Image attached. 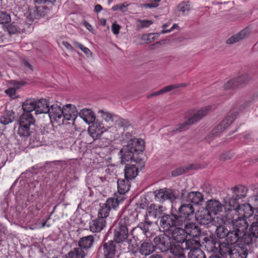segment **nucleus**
Listing matches in <instances>:
<instances>
[{
    "label": "nucleus",
    "mask_w": 258,
    "mask_h": 258,
    "mask_svg": "<svg viewBox=\"0 0 258 258\" xmlns=\"http://www.w3.org/2000/svg\"><path fill=\"white\" fill-rule=\"evenodd\" d=\"M242 223L235 222L233 227H228L225 225H219L217 227L216 234L219 239H225V241H229L231 243L240 242L242 236H243L244 229L243 227L245 224Z\"/></svg>",
    "instance_id": "obj_1"
},
{
    "label": "nucleus",
    "mask_w": 258,
    "mask_h": 258,
    "mask_svg": "<svg viewBox=\"0 0 258 258\" xmlns=\"http://www.w3.org/2000/svg\"><path fill=\"white\" fill-rule=\"evenodd\" d=\"M144 150V142L142 140L136 138L131 139L127 145L124 146L119 151L120 163L123 164L125 162H137V156L142 153Z\"/></svg>",
    "instance_id": "obj_2"
},
{
    "label": "nucleus",
    "mask_w": 258,
    "mask_h": 258,
    "mask_svg": "<svg viewBox=\"0 0 258 258\" xmlns=\"http://www.w3.org/2000/svg\"><path fill=\"white\" fill-rule=\"evenodd\" d=\"M35 120L31 113H23L19 119L18 134L21 137H29L34 129Z\"/></svg>",
    "instance_id": "obj_3"
},
{
    "label": "nucleus",
    "mask_w": 258,
    "mask_h": 258,
    "mask_svg": "<svg viewBox=\"0 0 258 258\" xmlns=\"http://www.w3.org/2000/svg\"><path fill=\"white\" fill-rule=\"evenodd\" d=\"M216 219L219 224H224L230 228L234 227V224L236 221L238 223H242L243 221V224H245L243 227H245L244 230L249 226L247 221L242 217L237 216L236 211L234 209L226 211L224 214L217 216Z\"/></svg>",
    "instance_id": "obj_4"
},
{
    "label": "nucleus",
    "mask_w": 258,
    "mask_h": 258,
    "mask_svg": "<svg viewBox=\"0 0 258 258\" xmlns=\"http://www.w3.org/2000/svg\"><path fill=\"white\" fill-rule=\"evenodd\" d=\"M175 227H182L181 221L176 214H164L160 216L159 227L164 232H170Z\"/></svg>",
    "instance_id": "obj_5"
},
{
    "label": "nucleus",
    "mask_w": 258,
    "mask_h": 258,
    "mask_svg": "<svg viewBox=\"0 0 258 258\" xmlns=\"http://www.w3.org/2000/svg\"><path fill=\"white\" fill-rule=\"evenodd\" d=\"M210 106H207L195 113L188 119L182 123L176 125L173 130V132H181L185 130L187 126L192 125L201 120L204 116L207 115L208 112L211 109Z\"/></svg>",
    "instance_id": "obj_6"
},
{
    "label": "nucleus",
    "mask_w": 258,
    "mask_h": 258,
    "mask_svg": "<svg viewBox=\"0 0 258 258\" xmlns=\"http://www.w3.org/2000/svg\"><path fill=\"white\" fill-rule=\"evenodd\" d=\"M197 243L196 239H189L185 243H177L173 244L171 243V247L169 250L173 254L178 258H185V253L188 252L190 246H192L193 244L198 245Z\"/></svg>",
    "instance_id": "obj_7"
},
{
    "label": "nucleus",
    "mask_w": 258,
    "mask_h": 258,
    "mask_svg": "<svg viewBox=\"0 0 258 258\" xmlns=\"http://www.w3.org/2000/svg\"><path fill=\"white\" fill-rule=\"evenodd\" d=\"M123 199L119 200L117 198H109L104 204H100V208L98 212V217L106 220L109 216L111 209L115 210L119 206Z\"/></svg>",
    "instance_id": "obj_8"
},
{
    "label": "nucleus",
    "mask_w": 258,
    "mask_h": 258,
    "mask_svg": "<svg viewBox=\"0 0 258 258\" xmlns=\"http://www.w3.org/2000/svg\"><path fill=\"white\" fill-rule=\"evenodd\" d=\"M178 219L182 222V226L186 221L192 220L196 216L195 209L190 204H184L181 205L176 214Z\"/></svg>",
    "instance_id": "obj_9"
},
{
    "label": "nucleus",
    "mask_w": 258,
    "mask_h": 258,
    "mask_svg": "<svg viewBox=\"0 0 258 258\" xmlns=\"http://www.w3.org/2000/svg\"><path fill=\"white\" fill-rule=\"evenodd\" d=\"M238 115L237 112H233L230 116H227L217 125L207 137L208 138L217 137L227 128L236 118Z\"/></svg>",
    "instance_id": "obj_10"
},
{
    "label": "nucleus",
    "mask_w": 258,
    "mask_h": 258,
    "mask_svg": "<svg viewBox=\"0 0 258 258\" xmlns=\"http://www.w3.org/2000/svg\"><path fill=\"white\" fill-rule=\"evenodd\" d=\"M251 80V78L248 74H244L229 80L224 84V88L226 90L235 89L247 85Z\"/></svg>",
    "instance_id": "obj_11"
},
{
    "label": "nucleus",
    "mask_w": 258,
    "mask_h": 258,
    "mask_svg": "<svg viewBox=\"0 0 258 258\" xmlns=\"http://www.w3.org/2000/svg\"><path fill=\"white\" fill-rule=\"evenodd\" d=\"M248 228L244 230L243 236H242L241 241L247 245H250L256 238H258V221L253 222L250 225L249 230Z\"/></svg>",
    "instance_id": "obj_12"
},
{
    "label": "nucleus",
    "mask_w": 258,
    "mask_h": 258,
    "mask_svg": "<svg viewBox=\"0 0 258 258\" xmlns=\"http://www.w3.org/2000/svg\"><path fill=\"white\" fill-rule=\"evenodd\" d=\"M155 201L163 203L166 201L172 203L176 199V195L172 189L164 188L154 192Z\"/></svg>",
    "instance_id": "obj_13"
},
{
    "label": "nucleus",
    "mask_w": 258,
    "mask_h": 258,
    "mask_svg": "<svg viewBox=\"0 0 258 258\" xmlns=\"http://www.w3.org/2000/svg\"><path fill=\"white\" fill-rule=\"evenodd\" d=\"M232 197L229 200V205L230 207H235L238 204V200L246 196L248 188L242 185H238L231 188Z\"/></svg>",
    "instance_id": "obj_14"
},
{
    "label": "nucleus",
    "mask_w": 258,
    "mask_h": 258,
    "mask_svg": "<svg viewBox=\"0 0 258 258\" xmlns=\"http://www.w3.org/2000/svg\"><path fill=\"white\" fill-rule=\"evenodd\" d=\"M114 241H103L98 251L103 254L104 258H115L116 252V244Z\"/></svg>",
    "instance_id": "obj_15"
},
{
    "label": "nucleus",
    "mask_w": 258,
    "mask_h": 258,
    "mask_svg": "<svg viewBox=\"0 0 258 258\" xmlns=\"http://www.w3.org/2000/svg\"><path fill=\"white\" fill-rule=\"evenodd\" d=\"M153 241L155 244V248L160 250L161 252L168 251L171 247L170 237L165 234L156 236Z\"/></svg>",
    "instance_id": "obj_16"
},
{
    "label": "nucleus",
    "mask_w": 258,
    "mask_h": 258,
    "mask_svg": "<svg viewBox=\"0 0 258 258\" xmlns=\"http://www.w3.org/2000/svg\"><path fill=\"white\" fill-rule=\"evenodd\" d=\"M251 204L245 203L239 205L237 204V206H235L234 210L236 211L237 216H240L244 218L247 221V218L251 217L253 214L254 208L253 206Z\"/></svg>",
    "instance_id": "obj_17"
},
{
    "label": "nucleus",
    "mask_w": 258,
    "mask_h": 258,
    "mask_svg": "<svg viewBox=\"0 0 258 258\" xmlns=\"http://www.w3.org/2000/svg\"><path fill=\"white\" fill-rule=\"evenodd\" d=\"M113 241L116 243H119L125 241L128 236V229L125 226L117 224L113 228Z\"/></svg>",
    "instance_id": "obj_18"
},
{
    "label": "nucleus",
    "mask_w": 258,
    "mask_h": 258,
    "mask_svg": "<svg viewBox=\"0 0 258 258\" xmlns=\"http://www.w3.org/2000/svg\"><path fill=\"white\" fill-rule=\"evenodd\" d=\"M48 11V8L45 6H35L29 9L27 18L33 21L34 20L44 17Z\"/></svg>",
    "instance_id": "obj_19"
},
{
    "label": "nucleus",
    "mask_w": 258,
    "mask_h": 258,
    "mask_svg": "<svg viewBox=\"0 0 258 258\" xmlns=\"http://www.w3.org/2000/svg\"><path fill=\"white\" fill-rule=\"evenodd\" d=\"M183 226L186 236L189 235L192 237V239H196L201 235L202 232L200 227L191 221H186Z\"/></svg>",
    "instance_id": "obj_20"
},
{
    "label": "nucleus",
    "mask_w": 258,
    "mask_h": 258,
    "mask_svg": "<svg viewBox=\"0 0 258 258\" xmlns=\"http://www.w3.org/2000/svg\"><path fill=\"white\" fill-rule=\"evenodd\" d=\"M236 243L237 244L234 245L230 258H246L248 252L247 246L249 245L240 242Z\"/></svg>",
    "instance_id": "obj_21"
},
{
    "label": "nucleus",
    "mask_w": 258,
    "mask_h": 258,
    "mask_svg": "<svg viewBox=\"0 0 258 258\" xmlns=\"http://www.w3.org/2000/svg\"><path fill=\"white\" fill-rule=\"evenodd\" d=\"M138 214L136 212L131 210H125L123 212L122 217L120 218L118 225L125 226L126 228L135 222Z\"/></svg>",
    "instance_id": "obj_22"
},
{
    "label": "nucleus",
    "mask_w": 258,
    "mask_h": 258,
    "mask_svg": "<svg viewBox=\"0 0 258 258\" xmlns=\"http://www.w3.org/2000/svg\"><path fill=\"white\" fill-rule=\"evenodd\" d=\"M173 240L176 243H185L187 236L184 229L181 227H175L170 231Z\"/></svg>",
    "instance_id": "obj_23"
},
{
    "label": "nucleus",
    "mask_w": 258,
    "mask_h": 258,
    "mask_svg": "<svg viewBox=\"0 0 258 258\" xmlns=\"http://www.w3.org/2000/svg\"><path fill=\"white\" fill-rule=\"evenodd\" d=\"M223 206L217 200L211 199L206 203L205 209L211 214L217 215L222 211Z\"/></svg>",
    "instance_id": "obj_24"
},
{
    "label": "nucleus",
    "mask_w": 258,
    "mask_h": 258,
    "mask_svg": "<svg viewBox=\"0 0 258 258\" xmlns=\"http://www.w3.org/2000/svg\"><path fill=\"white\" fill-rule=\"evenodd\" d=\"M230 242L224 241L219 242L218 246V251L223 257L230 258L231 253L233 249V244Z\"/></svg>",
    "instance_id": "obj_25"
},
{
    "label": "nucleus",
    "mask_w": 258,
    "mask_h": 258,
    "mask_svg": "<svg viewBox=\"0 0 258 258\" xmlns=\"http://www.w3.org/2000/svg\"><path fill=\"white\" fill-rule=\"evenodd\" d=\"M250 34V29L248 27H246L241 30L240 32L232 35L230 38L227 39L226 40V43L227 44H232L236 43L248 37Z\"/></svg>",
    "instance_id": "obj_26"
},
{
    "label": "nucleus",
    "mask_w": 258,
    "mask_h": 258,
    "mask_svg": "<svg viewBox=\"0 0 258 258\" xmlns=\"http://www.w3.org/2000/svg\"><path fill=\"white\" fill-rule=\"evenodd\" d=\"M198 221L203 225L209 224L212 219V214L205 208L199 210L196 213L195 217Z\"/></svg>",
    "instance_id": "obj_27"
},
{
    "label": "nucleus",
    "mask_w": 258,
    "mask_h": 258,
    "mask_svg": "<svg viewBox=\"0 0 258 258\" xmlns=\"http://www.w3.org/2000/svg\"><path fill=\"white\" fill-rule=\"evenodd\" d=\"M49 110L47 112L51 120L60 122L63 113V107L61 108L57 104H53L49 107Z\"/></svg>",
    "instance_id": "obj_28"
},
{
    "label": "nucleus",
    "mask_w": 258,
    "mask_h": 258,
    "mask_svg": "<svg viewBox=\"0 0 258 258\" xmlns=\"http://www.w3.org/2000/svg\"><path fill=\"white\" fill-rule=\"evenodd\" d=\"M76 108L75 106L72 104H68L63 106V113L62 115V123L63 124H67L65 122V120H72L74 121L76 117V116L75 114H72V113H74V110H75Z\"/></svg>",
    "instance_id": "obj_29"
},
{
    "label": "nucleus",
    "mask_w": 258,
    "mask_h": 258,
    "mask_svg": "<svg viewBox=\"0 0 258 258\" xmlns=\"http://www.w3.org/2000/svg\"><path fill=\"white\" fill-rule=\"evenodd\" d=\"M197 245L193 244L189 248V251L187 252L188 258H206V255L203 250L199 247L201 245L200 241L196 239Z\"/></svg>",
    "instance_id": "obj_30"
},
{
    "label": "nucleus",
    "mask_w": 258,
    "mask_h": 258,
    "mask_svg": "<svg viewBox=\"0 0 258 258\" xmlns=\"http://www.w3.org/2000/svg\"><path fill=\"white\" fill-rule=\"evenodd\" d=\"M164 208L162 206H157L155 204H151L147 209L146 215L153 218L160 219V216L164 215Z\"/></svg>",
    "instance_id": "obj_31"
},
{
    "label": "nucleus",
    "mask_w": 258,
    "mask_h": 258,
    "mask_svg": "<svg viewBox=\"0 0 258 258\" xmlns=\"http://www.w3.org/2000/svg\"><path fill=\"white\" fill-rule=\"evenodd\" d=\"M92 123V125L88 128V132L93 138L97 137L98 135H100L105 131L103 123L98 120H95Z\"/></svg>",
    "instance_id": "obj_32"
},
{
    "label": "nucleus",
    "mask_w": 258,
    "mask_h": 258,
    "mask_svg": "<svg viewBox=\"0 0 258 258\" xmlns=\"http://www.w3.org/2000/svg\"><path fill=\"white\" fill-rule=\"evenodd\" d=\"M185 200L186 202L195 205H200L203 202L204 196L200 192L191 191L187 194Z\"/></svg>",
    "instance_id": "obj_33"
},
{
    "label": "nucleus",
    "mask_w": 258,
    "mask_h": 258,
    "mask_svg": "<svg viewBox=\"0 0 258 258\" xmlns=\"http://www.w3.org/2000/svg\"><path fill=\"white\" fill-rule=\"evenodd\" d=\"M94 242V236L90 235L80 238L78 242V245L87 253L88 250L92 247Z\"/></svg>",
    "instance_id": "obj_34"
},
{
    "label": "nucleus",
    "mask_w": 258,
    "mask_h": 258,
    "mask_svg": "<svg viewBox=\"0 0 258 258\" xmlns=\"http://www.w3.org/2000/svg\"><path fill=\"white\" fill-rule=\"evenodd\" d=\"M106 220L99 217L90 223V229L93 232H99L106 226Z\"/></svg>",
    "instance_id": "obj_35"
},
{
    "label": "nucleus",
    "mask_w": 258,
    "mask_h": 258,
    "mask_svg": "<svg viewBox=\"0 0 258 258\" xmlns=\"http://www.w3.org/2000/svg\"><path fill=\"white\" fill-rule=\"evenodd\" d=\"M219 242L214 238L213 237H204L203 244L208 251L217 252L218 251V246Z\"/></svg>",
    "instance_id": "obj_36"
},
{
    "label": "nucleus",
    "mask_w": 258,
    "mask_h": 258,
    "mask_svg": "<svg viewBox=\"0 0 258 258\" xmlns=\"http://www.w3.org/2000/svg\"><path fill=\"white\" fill-rule=\"evenodd\" d=\"M138 167L136 164H127L124 169V177L132 180L138 175Z\"/></svg>",
    "instance_id": "obj_37"
},
{
    "label": "nucleus",
    "mask_w": 258,
    "mask_h": 258,
    "mask_svg": "<svg viewBox=\"0 0 258 258\" xmlns=\"http://www.w3.org/2000/svg\"><path fill=\"white\" fill-rule=\"evenodd\" d=\"M153 222L148 217V215H145L144 220L138 224L137 228L142 230L146 236L148 237L151 234L150 232V228Z\"/></svg>",
    "instance_id": "obj_38"
},
{
    "label": "nucleus",
    "mask_w": 258,
    "mask_h": 258,
    "mask_svg": "<svg viewBox=\"0 0 258 258\" xmlns=\"http://www.w3.org/2000/svg\"><path fill=\"white\" fill-rule=\"evenodd\" d=\"M35 114L47 113L49 110V104L47 100L42 98L36 100Z\"/></svg>",
    "instance_id": "obj_39"
},
{
    "label": "nucleus",
    "mask_w": 258,
    "mask_h": 258,
    "mask_svg": "<svg viewBox=\"0 0 258 258\" xmlns=\"http://www.w3.org/2000/svg\"><path fill=\"white\" fill-rule=\"evenodd\" d=\"M79 116L88 124L92 123L95 120L94 113L89 109L85 108L81 110Z\"/></svg>",
    "instance_id": "obj_40"
},
{
    "label": "nucleus",
    "mask_w": 258,
    "mask_h": 258,
    "mask_svg": "<svg viewBox=\"0 0 258 258\" xmlns=\"http://www.w3.org/2000/svg\"><path fill=\"white\" fill-rule=\"evenodd\" d=\"M36 100L34 98L26 99L22 104L24 113H30L33 110L36 111Z\"/></svg>",
    "instance_id": "obj_41"
},
{
    "label": "nucleus",
    "mask_w": 258,
    "mask_h": 258,
    "mask_svg": "<svg viewBox=\"0 0 258 258\" xmlns=\"http://www.w3.org/2000/svg\"><path fill=\"white\" fill-rule=\"evenodd\" d=\"M154 250L155 247L152 243L144 242L140 246L139 252L141 254L147 256L152 253Z\"/></svg>",
    "instance_id": "obj_42"
},
{
    "label": "nucleus",
    "mask_w": 258,
    "mask_h": 258,
    "mask_svg": "<svg viewBox=\"0 0 258 258\" xmlns=\"http://www.w3.org/2000/svg\"><path fill=\"white\" fill-rule=\"evenodd\" d=\"M86 251H85L81 247L74 248L67 254V258H85L87 255Z\"/></svg>",
    "instance_id": "obj_43"
},
{
    "label": "nucleus",
    "mask_w": 258,
    "mask_h": 258,
    "mask_svg": "<svg viewBox=\"0 0 258 258\" xmlns=\"http://www.w3.org/2000/svg\"><path fill=\"white\" fill-rule=\"evenodd\" d=\"M130 180L119 179L117 181L118 191L120 194H124L130 190L131 186Z\"/></svg>",
    "instance_id": "obj_44"
},
{
    "label": "nucleus",
    "mask_w": 258,
    "mask_h": 258,
    "mask_svg": "<svg viewBox=\"0 0 258 258\" xmlns=\"http://www.w3.org/2000/svg\"><path fill=\"white\" fill-rule=\"evenodd\" d=\"M15 113L12 110L6 111L0 117V122L7 125L12 122L15 119Z\"/></svg>",
    "instance_id": "obj_45"
},
{
    "label": "nucleus",
    "mask_w": 258,
    "mask_h": 258,
    "mask_svg": "<svg viewBox=\"0 0 258 258\" xmlns=\"http://www.w3.org/2000/svg\"><path fill=\"white\" fill-rule=\"evenodd\" d=\"M177 86H174V85H169L167 86H166L162 88V89L158 91L154 92L151 94H150L148 98H151L154 96H158L160 95H162L166 92H169L173 89H176L177 87Z\"/></svg>",
    "instance_id": "obj_46"
},
{
    "label": "nucleus",
    "mask_w": 258,
    "mask_h": 258,
    "mask_svg": "<svg viewBox=\"0 0 258 258\" xmlns=\"http://www.w3.org/2000/svg\"><path fill=\"white\" fill-rule=\"evenodd\" d=\"M116 124L118 127H121L124 131L127 130L130 127L132 128L131 124L127 120L123 118H119L115 121Z\"/></svg>",
    "instance_id": "obj_47"
},
{
    "label": "nucleus",
    "mask_w": 258,
    "mask_h": 258,
    "mask_svg": "<svg viewBox=\"0 0 258 258\" xmlns=\"http://www.w3.org/2000/svg\"><path fill=\"white\" fill-rule=\"evenodd\" d=\"M11 21V16L7 12L0 11V24H7Z\"/></svg>",
    "instance_id": "obj_48"
},
{
    "label": "nucleus",
    "mask_w": 258,
    "mask_h": 258,
    "mask_svg": "<svg viewBox=\"0 0 258 258\" xmlns=\"http://www.w3.org/2000/svg\"><path fill=\"white\" fill-rule=\"evenodd\" d=\"M177 9L181 12L183 14H187L190 9V5L188 2H183L179 4L177 6Z\"/></svg>",
    "instance_id": "obj_49"
},
{
    "label": "nucleus",
    "mask_w": 258,
    "mask_h": 258,
    "mask_svg": "<svg viewBox=\"0 0 258 258\" xmlns=\"http://www.w3.org/2000/svg\"><path fill=\"white\" fill-rule=\"evenodd\" d=\"M155 35L156 34L154 33L144 34L142 35L141 39L144 41L145 43H148L156 39L158 36H155Z\"/></svg>",
    "instance_id": "obj_50"
},
{
    "label": "nucleus",
    "mask_w": 258,
    "mask_h": 258,
    "mask_svg": "<svg viewBox=\"0 0 258 258\" xmlns=\"http://www.w3.org/2000/svg\"><path fill=\"white\" fill-rule=\"evenodd\" d=\"M98 112L100 113L101 117L106 122L113 121L114 119L115 116L109 112H104L102 110H99Z\"/></svg>",
    "instance_id": "obj_51"
},
{
    "label": "nucleus",
    "mask_w": 258,
    "mask_h": 258,
    "mask_svg": "<svg viewBox=\"0 0 258 258\" xmlns=\"http://www.w3.org/2000/svg\"><path fill=\"white\" fill-rule=\"evenodd\" d=\"M128 5H129V4H127L126 3H123L122 4L116 5L112 8V10L113 11H116L117 10H119L121 12L124 13L127 11V8Z\"/></svg>",
    "instance_id": "obj_52"
},
{
    "label": "nucleus",
    "mask_w": 258,
    "mask_h": 258,
    "mask_svg": "<svg viewBox=\"0 0 258 258\" xmlns=\"http://www.w3.org/2000/svg\"><path fill=\"white\" fill-rule=\"evenodd\" d=\"M251 202L254 208L256 211L254 217L256 221H258V195L254 196L251 198Z\"/></svg>",
    "instance_id": "obj_53"
},
{
    "label": "nucleus",
    "mask_w": 258,
    "mask_h": 258,
    "mask_svg": "<svg viewBox=\"0 0 258 258\" xmlns=\"http://www.w3.org/2000/svg\"><path fill=\"white\" fill-rule=\"evenodd\" d=\"M21 61L27 71L32 72L33 71V67L32 65L27 59L22 58L21 59Z\"/></svg>",
    "instance_id": "obj_54"
},
{
    "label": "nucleus",
    "mask_w": 258,
    "mask_h": 258,
    "mask_svg": "<svg viewBox=\"0 0 258 258\" xmlns=\"http://www.w3.org/2000/svg\"><path fill=\"white\" fill-rule=\"evenodd\" d=\"M161 0H149V3L145 4L144 7L148 8H156L159 6L158 3Z\"/></svg>",
    "instance_id": "obj_55"
},
{
    "label": "nucleus",
    "mask_w": 258,
    "mask_h": 258,
    "mask_svg": "<svg viewBox=\"0 0 258 258\" xmlns=\"http://www.w3.org/2000/svg\"><path fill=\"white\" fill-rule=\"evenodd\" d=\"M7 30L10 35L15 34L18 32V28L13 24H9L7 27Z\"/></svg>",
    "instance_id": "obj_56"
},
{
    "label": "nucleus",
    "mask_w": 258,
    "mask_h": 258,
    "mask_svg": "<svg viewBox=\"0 0 258 258\" xmlns=\"http://www.w3.org/2000/svg\"><path fill=\"white\" fill-rule=\"evenodd\" d=\"M234 153L232 151L227 152L221 155L220 160L225 161L226 160L230 159L234 156Z\"/></svg>",
    "instance_id": "obj_57"
},
{
    "label": "nucleus",
    "mask_w": 258,
    "mask_h": 258,
    "mask_svg": "<svg viewBox=\"0 0 258 258\" xmlns=\"http://www.w3.org/2000/svg\"><path fill=\"white\" fill-rule=\"evenodd\" d=\"M187 170V169H184L183 168H178L175 170H174L172 172V176L175 177L177 176L180 175H182L186 172V171Z\"/></svg>",
    "instance_id": "obj_58"
},
{
    "label": "nucleus",
    "mask_w": 258,
    "mask_h": 258,
    "mask_svg": "<svg viewBox=\"0 0 258 258\" xmlns=\"http://www.w3.org/2000/svg\"><path fill=\"white\" fill-rule=\"evenodd\" d=\"M26 84L25 81H13V84L14 85V87L16 88V89H19L21 87L24 86Z\"/></svg>",
    "instance_id": "obj_59"
},
{
    "label": "nucleus",
    "mask_w": 258,
    "mask_h": 258,
    "mask_svg": "<svg viewBox=\"0 0 258 258\" xmlns=\"http://www.w3.org/2000/svg\"><path fill=\"white\" fill-rule=\"evenodd\" d=\"M111 29H112V31L113 33L114 34H118L119 32L120 26L116 23H113L112 25Z\"/></svg>",
    "instance_id": "obj_60"
},
{
    "label": "nucleus",
    "mask_w": 258,
    "mask_h": 258,
    "mask_svg": "<svg viewBox=\"0 0 258 258\" xmlns=\"http://www.w3.org/2000/svg\"><path fill=\"white\" fill-rule=\"evenodd\" d=\"M16 92V88H9L5 91V93L9 95L10 97H12Z\"/></svg>",
    "instance_id": "obj_61"
},
{
    "label": "nucleus",
    "mask_w": 258,
    "mask_h": 258,
    "mask_svg": "<svg viewBox=\"0 0 258 258\" xmlns=\"http://www.w3.org/2000/svg\"><path fill=\"white\" fill-rule=\"evenodd\" d=\"M177 28H178V26L177 25V24H174L170 29H167V30H163L161 31V33L162 34L169 33V32H170L173 30H174V29H176Z\"/></svg>",
    "instance_id": "obj_62"
},
{
    "label": "nucleus",
    "mask_w": 258,
    "mask_h": 258,
    "mask_svg": "<svg viewBox=\"0 0 258 258\" xmlns=\"http://www.w3.org/2000/svg\"><path fill=\"white\" fill-rule=\"evenodd\" d=\"M152 24V22L149 20H144L141 22L142 27H147Z\"/></svg>",
    "instance_id": "obj_63"
},
{
    "label": "nucleus",
    "mask_w": 258,
    "mask_h": 258,
    "mask_svg": "<svg viewBox=\"0 0 258 258\" xmlns=\"http://www.w3.org/2000/svg\"><path fill=\"white\" fill-rule=\"evenodd\" d=\"M62 45L66 47L68 49L71 50H74V48L73 46L68 42L63 41L62 42Z\"/></svg>",
    "instance_id": "obj_64"
}]
</instances>
